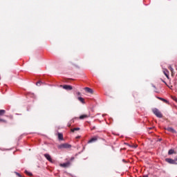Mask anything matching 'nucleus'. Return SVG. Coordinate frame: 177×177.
Masks as SVG:
<instances>
[{
    "instance_id": "15",
    "label": "nucleus",
    "mask_w": 177,
    "mask_h": 177,
    "mask_svg": "<svg viewBox=\"0 0 177 177\" xmlns=\"http://www.w3.org/2000/svg\"><path fill=\"white\" fill-rule=\"evenodd\" d=\"M58 139L59 140H63V134L62 133H58Z\"/></svg>"
},
{
    "instance_id": "6",
    "label": "nucleus",
    "mask_w": 177,
    "mask_h": 177,
    "mask_svg": "<svg viewBox=\"0 0 177 177\" xmlns=\"http://www.w3.org/2000/svg\"><path fill=\"white\" fill-rule=\"evenodd\" d=\"M44 157L46 158V160H48V161L52 162V158L50 157V155H49L48 153H45Z\"/></svg>"
},
{
    "instance_id": "16",
    "label": "nucleus",
    "mask_w": 177,
    "mask_h": 177,
    "mask_svg": "<svg viewBox=\"0 0 177 177\" xmlns=\"http://www.w3.org/2000/svg\"><path fill=\"white\" fill-rule=\"evenodd\" d=\"M80 127H76L71 129V132H75V131H80Z\"/></svg>"
},
{
    "instance_id": "9",
    "label": "nucleus",
    "mask_w": 177,
    "mask_h": 177,
    "mask_svg": "<svg viewBox=\"0 0 177 177\" xmlns=\"http://www.w3.org/2000/svg\"><path fill=\"white\" fill-rule=\"evenodd\" d=\"M163 73L165 74V77H167V78L169 79V71H168V70L164 69Z\"/></svg>"
},
{
    "instance_id": "17",
    "label": "nucleus",
    "mask_w": 177,
    "mask_h": 177,
    "mask_svg": "<svg viewBox=\"0 0 177 177\" xmlns=\"http://www.w3.org/2000/svg\"><path fill=\"white\" fill-rule=\"evenodd\" d=\"M174 153H175V150L174 149H169L168 151L169 155L174 154Z\"/></svg>"
},
{
    "instance_id": "19",
    "label": "nucleus",
    "mask_w": 177,
    "mask_h": 177,
    "mask_svg": "<svg viewBox=\"0 0 177 177\" xmlns=\"http://www.w3.org/2000/svg\"><path fill=\"white\" fill-rule=\"evenodd\" d=\"M42 84V82L39 81L36 83L37 86H41V84Z\"/></svg>"
},
{
    "instance_id": "5",
    "label": "nucleus",
    "mask_w": 177,
    "mask_h": 177,
    "mask_svg": "<svg viewBox=\"0 0 177 177\" xmlns=\"http://www.w3.org/2000/svg\"><path fill=\"white\" fill-rule=\"evenodd\" d=\"M64 89H66V91H71L73 89V86L71 85H64L61 86Z\"/></svg>"
},
{
    "instance_id": "3",
    "label": "nucleus",
    "mask_w": 177,
    "mask_h": 177,
    "mask_svg": "<svg viewBox=\"0 0 177 177\" xmlns=\"http://www.w3.org/2000/svg\"><path fill=\"white\" fill-rule=\"evenodd\" d=\"M58 149H71V145L67 143L61 144L58 146Z\"/></svg>"
},
{
    "instance_id": "23",
    "label": "nucleus",
    "mask_w": 177,
    "mask_h": 177,
    "mask_svg": "<svg viewBox=\"0 0 177 177\" xmlns=\"http://www.w3.org/2000/svg\"><path fill=\"white\" fill-rule=\"evenodd\" d=\"M77 96H80V95H81V93L77 92Z\"/></svg>"
},
{
    "instance_id": "24",
    "label": "nucleus",
    "mask_w": 177,
    "mask_h": 177,
    "mask_svg": "<svg viewBox=\"0 0 177 177\" xmlns=\"http://www.w3.org/2000/svg\"><path fill=\"white\" fill-rule=\"evenodd\" d=\"M142 177H149V176L145 175V176H143Z\"/></svg>"
},
{
    "instance_id": "26",
    "label": "nucleus",
    "mask_w": 177,
    "mask_h": 177,
    "mask_svg": "<svg viewBox=\"0 0 177 177\" xmlns=\"http://www.w3.org/2000/svg\"><path fill=\"white\" fill-rule=\"evenodd\" d=\"M149 129H153V128L150 127V128H149Z\"/></svg>"
},
{
    "instance_id": "8",
    "label": "nucleus",
    "mask_w": 177,
    "mask_h": 177,
    "mask_svg": "<svg viewBox=\"0 0 177 177\" xmlns=\"http://www.w3.org/2000/svg\"><path fill=\"white\" fill-rule=\"evenodd\" d=\"M166 129L169 132H171V133H176V131L175 129H174V128H172V127H167Z\"/></svg>"
},
{
    "instance_id": "11",
    "label": "nucleus",
    "mask_w": 177,
    "mask_h": 177,
    "mask_svg": "<svg viewBox=\"0 0 177 177\" xmlns=\"http://www.w3.org/2000/svg\"><path fill=\"white\" fill-rule=\"evenodd\" d=\"M97 140V137H94L90 139L88 142V143H93Z\"/></svg>"
},
{
    "instance_id": "13",
    "label": "nucleus",
    "mask_w": 177,
    "mask_h": 177,
    "mask_svg": "<svg viewBox=\"0 0 177 177\" xmlns=\"http://www.w3.org/2000/svg\"><path fill=\"white\" fill-rule=\"evenodd\" d=\"M77 99L82 104H85V100L82 97H79Z\"/></svg>"
},
{
    "instance_id": "20",
    "label": "nucleus",
    "mask_w": 177,
    "mask_h": 177,
    "mask_svg": "<svg viewBox=\"0 0 177 177\" xmlns=\"http://www.w3.org/2000/svg\"><path fill=\"white\" fill-rule=\"evenodd\" d=\"M74 123V119H73L72 120H71V122L68 123V127H71V124Z\"/></svg>"
},
{
    "instance_id": "12",
    "label": "nucleus",
    "mask_w": 177,
    "mask_h": 177,
    "mask_svg": "<svg viewBox=\"0 0 177 177\" xmlns=\"http://www.w3.org/2000/svg\"><path fill=\"white\" fill-rule=\"evenodd\" d=\"M89 115H81L80 116V120H84V118H88Z\"/></svg>"
},
{
    "instance_id": "14",
    "label": "nucleus",
    "mask_w": 177,
    "mask_h": 177,
    "mask_svg": "<svg viewBox=\"0 0 177 177\" xmlns=\"http://www.w3.org/2000/svg\"><path fill=\"white\" fill-rule=\"evenodd\" d=\"M157 99H158L159 100H162V102H164V103H168V101L162 97H156Z\"/></svg>"
},
{
    "instance_id": "18",
    "label": "nucleus",
    "mask_w": 177,
    "mask_h": 177,
    "mask_svg": "<svg viewBox=\"0 0 177 177\" xmlns=\"http://www.w3.org/2000/svg\"><path fill=\"white\" fill-rule=\"evenodd\" d=\"M25 174H26V175H28V176H32V173L29 172L27 170L25 171Z\"/></svg>"
},
{
    "instance_id": "4",
    "label": "nucleus",
    "mask_w": 177,
    "mask_h": 177,
    "mask_svg": "<svg viewBox=\"0 0 177 177\" xmlns=\"http://www.w3.org/2000/svg\"><path fill=\"white\" fill-rule=\"evenodd\" d=\"M166 162H168L169 164H174L175 165H177V162H176L175 159H171V158H166L165 159Z\"/></svg>"
},
{
    "instance_id": "1",
    "label": "nucleus",
    "mask_w": 177,
    "mask_h": 177,
    "mask_svg": "<svg viewBox=\"0 0 177 177\" xmlns=\"http://www.w3.org/2000/svg\"><path fill=\"white\" fill-rule=\"evenodd\" d=\"M152 111L153 114L156 115V117H158V118H162V113H161V112L158 109H153Z\"/></svg>"
},
{
    "instance_id": "10",
    "label": "nucleus",
    "mask_w": 177,
    "mask_h": 177,
    "mask_svg": "<svg viewBox=\"0 0 177 177\" xmlns=\"http://www.w3.org/2000/svg\"><path fill=\"white\" fill-rule=\"evenodd\" d=\"M60 167H63V168H67V167H70V162L60 164Z\"/></svg>"
},
{
    "instance_id": "22",
    "label": "nucleus",
    "mask_w": 177,
    "mask_h": 177,
    "mask_svg": "<svg viewBox=\"0 0 177 177\" xmlns=\"http://www.w3.org/2000/svg\"><path fill=\"white\" fill-rule=\"evenodd\" d=\"M171 73V77H174V75H175V73H174V71Z\"/></svg>"
},
{
    "instance_id": "27",
    "label": "nucleus",
    "mask_w": 177,
    "mask_h": 177,
    "mask_svg": "<svg viewBox=\"0 0 177 177\" xmlns=\"http://www.w3.org/2000/svg\"><path fill=\"white\" fill-rule=\"evenodd\" d=\"M154 88H156V86H153Z\"/></svg>"
},
{
    "instance_id": "21",
    "label": "nucleus",
    "mask_w": 177,
    "mask_h": 177,
    "mask_svg": "<svg viewBox=\"0 0 177 177\" xmlns=\"http://www.w3.org/2000/svg\"><path fill=\"white\" fill-rule=\"evenodd\" d=\"M169 70H170L171 72H173L174 71V68L172 66H169Z\"/></svg>"
},
{
    "instance_id": "25",
    "label": "nucleus",
    "mask_w": 177,
    "mask_h": 177,
    "mask_svg": "<svg viewBox=\"0 0 177 177\" xmlns=\"http://www.w3.org/2000/svg\"><path fill=\"white\" fill-rule=\"evenodd\" d=\"M95 127H93L92 128V129H95Z\"/></svg>"
},
{
    "instance_id": "7",
    "label": "nucleus",
    "mask_w": 177,
    "mask_h": 177,
    "mask_svg": "<svg viewBox=\"0 0 177 177\" xmlns=\"http://www.w3.org/2000/svg\"><path fill=\"white\" fill-rule=\"evenodd\" d=\"M84 90L86 91V92H87L88 93H91L93 94V90L91 88H88V87H86L84 88Z\"/></svg>"
},
{
    "instance_id": "2",
    "label": "nucleus",
    "mask_w": 177,
    "mask_h": 177,
    "mask_svg": "<svg viewBox=\"0 0 177 177\" xmlns=\"http://www.w3.org/2000/svg\"><path fill=\"white\" fill-rule=\"evenodd\" d=\"M6 113V111L3 109H0V117ZM0 122H3L4 124H7L8 121H6V120H3L0 118Z\"/></svg>"
}]
</instances>
